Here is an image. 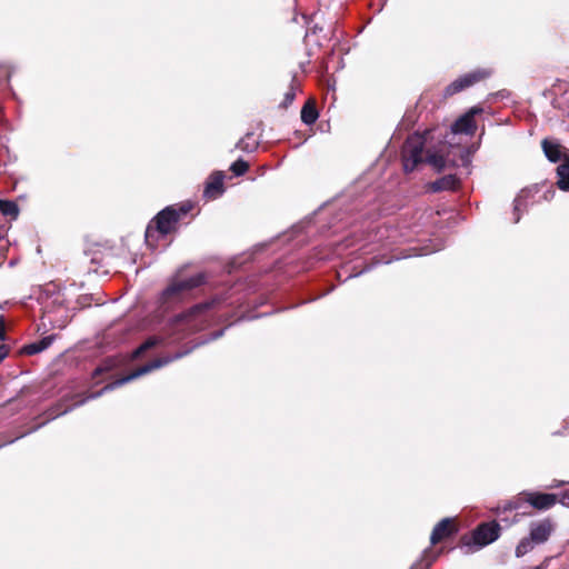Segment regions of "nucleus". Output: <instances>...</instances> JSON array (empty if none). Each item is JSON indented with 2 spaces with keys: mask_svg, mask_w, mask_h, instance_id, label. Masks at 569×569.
Masks as SVG:
<instances>
[{
  "mask_svg": "<svg viewBox=\"0 0 569 569\" xmlns=\"http://www.w3.org/2000/svg\"><path fill=\"white\" fill-rule=\"evenodd\" d=\"M161 342L162 338L157 336L150 337L134 351V356L138 357L146 352L147 350L160 345Z\"/></svg>",
  "mask_w": 569,
  "mask_h": 569,
  "instance_id": "obj_23",
  "label": "nucleus"
},
{
  "mask_svg": "<svg viewBox=\"0 0 569 569\" xmlns=\"http://www.w3.org/2000/svg\"><path fill=\"white\" fill-rule=\"evenodd\" d=\"M557 186L562 191H569V157L557 168Z\"/></svg>",
  "mask_w": 569,
  "mask_h": 569,
  "instance_id": "obj_15",
  "label": "nucleus"
},
{
  "mask_svg": "<svg viewBox=\"0 0 569 569\" xmlns=\"http://www.w3.org/2000/svg\"><path fill=\"white\" fill-rule=\"evenodd\" d=\"M297 89H298V84L296 82V79L293 78L292 81H291L289 90L284 94V99H283V102H282L283 107H288L289 104L292 103V101L295 100V97H296Z\"/></svg>",
  "mask_w": 569,
  "mask_h": 569,
  "instance_id": "obj_26",
  "label": "nucleus"
},
{
  "mask_svg": "<svg viewBox=\"0 0 569 569\" xmlns=\"http://www.w3.org/2000/svg\"><path fill=\"white\" fill-rule=\"evenodd\" d=\"M38 302L42 310V323L47 322L52 328L62 329L67 326L72 315L66 305L64 293L59 284L50 282L44 284L38 296Z\"/></svg>",
  "mask_w": 569,
  "mask_h": 569,
  "instance_id": "obj_2",
  "label": "nucleus"
},
{
  "mask_svg": "<svg viewBox=\"0 0 569 569\" xmlns=\"http://www.w3.org/2000/svg\"><path fill=\"white\" fill-rule=\"evenodd\" d=\"M220 297L194 305L186 312L177 316L170 323L169 342H177L187 335L203 330L214 319L216 312L222 303Z\"/></svg>",
  "mask_w": 569,
  "mask_h": 569,
  "instance_id": "obj_1",
  "label": "nucleus"
},
{
  "mask_svg": "<svg viewBox=\"0 0 569 569\" xmlns=\"http://www.w3.org/2000/svg\"><path fill=\"white\" fill-rule=\"evenodd\" d=\"M190 352V349L189 350H186L183 352H176L173 356H166V357H161V358H158V359H154L141 367H139L138 369L133 370L132 372H130L129 375L116 380L114 382L112 383H109L107 385L106 387H103L99 392L97 393H91L89 397H87L86 399H82L80 401H77L74 403V406H80V405H83L86 402V400L88 399H94L97 397H99L100 395H102V392L107 391V390H112L114 389L116 387H120L127 382H130L143 375H147L156 369H159L168 363H170L171 361L173 360H177V359H180L181 357L188 355Z\"/></svg>",
  "mask_w": 569,
  "mask_h": 569,
  "instance_id": "obj_4",
  "label": "nucleus"
},
{
  "mask_svg": "<svg viewBox=\"0 0 569 569\" xmlns=\"http://www.w3.org/2000/svg\"><path fill=\"white\" fill-rule=\"evenodd\" d=\"M0 212L3 216L16 219L19 214V208L14 201L0 200Z\"/></svg>",
  "mask_w": 569,
  "mask_h": 569,
  "instance_id": "obj_22",
  "label": "nucleus"
},
{
  "mask_svg": "<svg viewBox=\"0 0 569 569\" xmlns=\"http://www.w3.org/2000/svg\"><path fill=\"white\" fill-rule=\"evenodd\" d=\"M222 333H223V331H222V330L217 331L216 333H213L212 339H217V338L221 337V336H222Z\"/></svg>",
  "mask_w": 569,
  "mask_h": 569,
  "instance_id": "obj_33",
  "label": "nucleus"
},
{
  "mask_svg": "<svg viewBox=\"0 0 569 569\" xmlns=\"http://www.w3.org/2000/svg\"><path fill=\"white\" fill-rule=\"evenodd\" d=\"M223 172L218 171L212 173L206 183L203 197L207 199H217L220 197L223 193Z\"/></svg>",
  "mask_w": 569,
  "mask_h": 569,
  "instance_id": "obj_12",
  "label": "nucleus"
},
{
  "mask_svg": "<svg viewBox=\"0 0 569 569\" xmlns=\"http://www.w3.org/2000/svg\"><path fill=\"white\" fill-rule=\"evenodd\" d=\"M429 131L409 136L402 148V163L406 172L413 171L420 163L427 162L441 171L446 167L445 158L437 152L425 151Z\"/></svg>",
  "mask_w": 569,
  "mask_h": 569,
  "instance_id": "obj_3",
  "label": "nucleus"
},
{
  "mask_svg": "<svg viewBox=\"0 0 569 569\" xmlns=\"http://www.w3.org/2000/svg\"><path fill=\"white\" fill-rule=\"evenodd\" d=\"M54 340V336H47L42 338L39 341L26 345L22 348V352L29 356L37 355L39 352H42L43 350L48 349Z\"/></svg>",
  "mask_w": 569,
  "mask_h": 569,
  "instance_id": "obj_14",
  "label": "nucleus"
},
{
  "mask_svg": "<svg viewBox=\"0 0 569 569\" xmlns=\"http://www.w3.org/2000/svg\"><path fill=\"white\" fill-rule=\"evenodd\" d=\"M561 485H562V482H557V483H555V485L550 486V488H558V487H560Z\"/></svg>",
  "mask_w": 569,
  "mask_h": 569,
  "instance_id": "obj_34",
  "label": "nucleus"
},
{
  "mask_svg": "<svg viewBox=\"0 0 569 569\" xmlns=\"http://www.w3.org/2000/svg\"><path fill=\"white\" fill-rule=\"evenodd\" d=\"M482 111L479 107H472L468 112L458 118L451 126L453 133H466L472 136L476 132L477 126L475 116Z\"/></svg>",
  "mask_w": 569,
  "mask_h": 569,
  "instance_id": "obj_10",
  "label": "nucleus"
},
{
  "mask_svg": "<svg viewBox=\"0 0 569 569\" xmlns=\"http://www.w3.org/2000/svg\"><path fill=\"white\" fill-rule=\"evenodd\" d=\"M517 521H518V520H517V517H515V518H513V520H512L509 525L515 523V522H517Z\"/></svg>",
  "mask_w": 569,
  "mask_h": 569,
  "instance_id": "obj_35",
  "label": "nucleus"
},
{
  "mask_svg": "<svg viewBox=\"0 0 569 569\" xmlns=\"http://www.w3.org/2000/svg\"><path fill=\"white\" fill-rule=\"evenodd\" d=\"M529 192L522 190L513 201V223L519 222L522 212L527 209Z\"/></svg>",
  "mask_w": 569,
  "mask_h": 569,
  "instance_id": "obj_16",
  "label": "nucleus"
},
{
  "mask_svg": "<svg viewBox=\"0 0 569 569\" xmlns=\"http://www.w3.org/2000/svg\"><path fill=\"white\" fill-rule=\"evenodd\" d=\"M49 420H50V419H49V417H48V418H47V420H43L41 425H46V423H47V421H49Z\"/></svg>",
  "mask_w": 569,
  "mask_h": 569,
  "instance_id": "obj_37",
  "label": "nucleus"
},
{
  "mask_svg": "<svg viewBox=\"0 0 569 569\" xmlns=\"http://www.w3.org/2000/svg\"><path fill=\"white\" fill-rule=\"evenodd\" d=\"M204 282L202 273L193 274L186 279H176L161 292L160 303L168 308L172 303L180 301L190 290L201 286Z\"/></svg>",
  "mask_w": 569,
  "mask_h": 569,
  "instance_id": "obj_6",
  "label": "nucleus"
},
{
  "mask_svg": "<svg viewBox=\"0 0 569 569\" xmlns=\"http://www.w3.org/2000/svg\"><path fill=\"white\" fill-rule=\"evenodd\" d=\"M8 356V347L6 345L0 346V362Z\"/></svg>",
  "mask_w": 569,
  "mask_h": 569,
  "instance_id": "obj_29",
  "label": "nucleus"
},
{
  "mask_svg": "<svg viewBox=\"0 0 569 569\" xmlns=\"http://www.w3.org/2000/svg\"><path fill=\"white\" fill-rule=\"evenodd\" d=\"M318 111L313 103L307 102L301 109V120L306 124H313L318 119Z\"/></svg>",
  "mask_w": 569,
  "mask_h": 569,
  "instance_id": "obj_21",
  "label": "nucleus"
},
{
  "mask_svg": "<svg viewBox=\"0 0 569 569\" xmlns=\"http://www.w3.org/2000/svg\"><path fill=\"white\" fill-rule=\"evenodd\" d=\"M490 76V71L486 69H479L469 73H466L455 81H452L447 88H446V96H452L455 93H458L462 91L466 88L471 87L472 84L479 82L482 79H486Z\"/></svg>",
  "mask_w": 569,
  "mask_h": 569,
  "instance_id": "obj_8",
  "label": "nucleus"
},
{
  "mask_svg": "<svg viewBox=\"0 0 569 569\" xmlns=\"http://www.w3.org/2000/svg\"><path fill=\"white\" fill-rule=\"evenodd\" d=\"M559 502L565 507H569V490L561 493Z\"/></svg>",
  "mask_w": 569,
  "mask_h": 569,
  "instance_id": "obj_28",
  "label": "nucleus"
},
{
  "mask_svg": "<svg viewBox=\"0 0 569 569\" xmlns=\"http://www.w3.org/2000/svg\"><path fill=\"white\" fill-rule=\"evenodd\" d=\"M500 525L497 521L479 525L472 533V541L478 548L495 542L500 537Z\"/></svg>",
  "mask_w": 569,
  "mask_h": 569,
  "instance_id": "obj_7",
  "label": "nucleus"
},
{
  "mask_svg": "<svg viewBox=\"0 0 569 569\" xmlns=\"http://www.w3.org/2000/svg\"><path fill=\"white\" fill-rule=\"evenodd\" d=\"M519 499H523V502H528L537 510H549L558 501V497L555 493H541L535 491H522L519 493Z\"/></svg>",
  "mask_w": 569,
  "mask_h": 569,
  "instance_id": "obj_9",
  "label": "nucleus"
},
{
  "mask_svg": "<svg viewBox=\"0 0 569 569\" xmlns=\"http://www.w3.org/2000/svg\"><path fill=\"white\" fill-rule=\"evenodd\" d=\"M259 146V140L254 137L253 132H248L238 143L237 148L244 152H252Z\"/></svg>",
  "mask_w": 569,
  "mask_h": 569,
  "instance_id": "obj_20",
  "label": "nucleus"
},
{
  "mask_svg": "<svg viewBox=\"0 0 569 569\" xmlns=\"http://www.w3.org/2000/svg\"><path fill=\"white\" fill-rule=\"evenodd\" d=\"M553 530L555 523L550 519H543L530 525L529 537L533 543L540 545L549 539Z\"/></svg>",
  "mask_w": 569,
  "mask_h": 569,
  "instance_id": "obj_11",
  "label": "nucleus"
},
{
  "mask_svg": "<svg viewBox=\"0 0 569 569\" xmlns=\"http://www.w3.org/2000/svg\"><path fill=\"white\" fill-rule=\"evenodd\" d=\"M523 499H519V495L513 499L503 502L502 505L497 506L492 509V511L501 518L502 521H507L506 518L502 517V513L507 511L518 510L521 508Z\"/></svg>",
  "mask_w": 569,
  "mask_h": 569,
  "instance_id": "obj_17",
  "label": "nucleus"
},
{
  "mask_svg": "<svg viewBox=\"0 0 569 569\" xmlns=\"http://www.w3.org/2000/svg\"><path fill=\"white\" fill-rule=\"evenodd\" d=\"M106 370H107L106 368L98 367V368H96V369H94V371H93V376H94V377H98V376H100L102 372H104Z\"/></svg>",
  "mask_w": 569,
  "mask_h": 569,
  "instance_id": "obj_32",
  "label": "nucleus"
},
{
  "mask_svg": "<svg viewBox=\"0 0 569 569\" xmlns=\"http://www.w3.org/2000/svg\"><path fill=\"white\" fill-rule=\"evenodd\" d=\"M542 149L551 162H558L561 159V146L559 143L545 139L542 141Z\"/></svg>",
  "mask_w": 569,
  "mask_h": 569,
  "instance_id": "obj_18",
  "label": "nucleus"
},
{
  "mask_svg": "<svg viewBox=\"0 0 569 569\" xmlns=\"http://www.w3.org/2000/svg\"><path fill=\"white\" fill-rule=\"evenodd\" d=\"M249 166L242 159H238L230 166V170L234 173V176L240 177L244 174L248 170Z\"/></svg>",
  "mask_w": 569,
  "mask_h": 569,
  "instance_id": "obj_25",
  "label": "nucleus"
},
{
  "mask_svg": "<svg viewBox=\"0 0 569 569\" xmlns=\"http://www.w3.org/2000/svg\"><path fill=\"white\" fill-rule=\"evenodd\" d=\"M188 210L189 208L184 206L180 207L179 210H176L173 207H167L166 209L161 210L153 220L156 227L150 223L146 230L147 243L151 244V240L156 233H159V236L163 238L170 233L174 229L180 218L187 214Z\"/></svg>",
  "mask_w": 569,
  "mask_h": 569,
  "instance_id": "obj_5",
  "label": "nucleus"
},
{
  "mask_svg": "<svg viewBox=\"0 0 569 569\" xmlns=\"http://www.w3.org/2000/svg\"><path fill=\"white\" fill-rule=\"evenodd\" d=\"M532 543L530 537L522 538L516 547V557L520 558L528 553L532 549Z\"/></svg>",
  "mask_w": 569,
  "mask_h": 569,
  "instance_id": "obj_24",
  "label": "nucleus"
},
{
  "mask_svg": "<svg viewBox=\"0 0 569 569\" xmlns=\"http://www.w3.org/2000/svg\"><path fill=\"white\" fill-rule=\"evenodd\" d=\"M458 179L452 176H445L432 182L431 189L433 191H442V190H455L458 186Z\"/></svg>",
  "mask_w": 569,
  "mask_h": 569,
  "instance_id": "obj_19",
  "label": "nucleus"
},
{
  "mask_svg": "<svg viewBox=\"0 0 569 569\" xmlns=\"http://www.w3.org/2000/svg\"><path fill=\"white\" fill-rule=\"evenodd\" d=\"M455 532V526L450 518H445L439 521L433 528L430 541L432 545H436L443 540L445 538L451 536Z\"/></svg>",
  "mask_w": 569,
  "mask_h": 569,
  "instance_id": "obj_13",
  "label": "nucleus"
},
{
  "mask_svg": "<svg viewBox=\"0 0 569 569\" xmlns=\"http://www.w3.org/2000/svg\"><path fill=\"white\" fill-rule=\"evenodd\" d=\"M11 76L10 67L7 64H0V83L3 80H9Z\"/></svg>",
  "mask_w": 569,
  "mask_h": 569,
  "instance_id": "obj_27",
  "label": "nucleus"
},
{
  "mask_svg": "<svg viewBox=\"0 0 569 569\" xmlns=\"http://www.w3.org/2000/svg\"><path fill=\"white\" fill-rule=\"evenodd\" d=\"M49 420H50V419H49V417H48V418H47V420H43L41 425H46V423H47V421H49Z\"/></svg>",
  "mask_w": 569,
  "mask_h": 569,
  "instance_id": "obj_36",
  "label": "nucleus"
},
{
  "mask_svg": "<svg viewBox=\"0 0 569 569\" xmlns=\"http://www.w3.org/2000/svg\"><path fill=\"white\" fill-rule=\"evenodd\" d=\"M6 332H4V320L2 317H0V340H4Z\"/></svg>",
  "mask_w": 569,
  "mask_h": 569,
  "instance_id": "obj_30",
  "label": "nucleus"
},
{
  "mask_svg": "<svg viewBox=\"0 0 569 569\" xmlns=\"http://www.w3.org/2000/svg\"><path fill=\"white\" fill-rule=\"evenodd\" d=\"M69 411V409H64L62 411H53V412H50L49 413V419H54L63 413H67Z\"/></svg>",
  "mask_w": 569,
  "mask_h": 569,
  "instance_id": "obj_31",
  "label": "nucleus"
}]
</instances>
